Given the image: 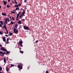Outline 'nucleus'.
<instances>
[{"label":"nucleus","instance_id":"nucleus-49","mask_svg":"<svg viewBox=\"0 0 73 73\" xmlns=\"http://www.w3.org/2000/svg\"><path fill=\"white\" fill-rule=\"evenodd\" d=\"M17 15H18V16H19V15H20V14L19 13H18L17 14Z\"/></svg>","mask_w":73,"mask_h":73},{"label":"nucleus","instance_id":"nucleus-2","mask_svg":"<svg viewBox=\"0 0 73 73\" xmlns=\"http://www.w3.org/2000/svg\"><path fill=\"white\" fill-rule=\"evenodd\" d=\"M1 50H3V51L4 52H6V51H7V50L4 48H3V47L1 48Z\"/></svg>","mask_w":73,"mask_h":73},{"label":"nucleus","instance_id":"nucleus-61","mask_svg":"<svg viewBox=\"0 0 73 73\" xmlns=\"http://www.w3.org/2000/svg\"><path fill=\"white\" fill-rule=\"evenodd\" d=\"M23 20H24H24H25V19H23Z\"/></svg>","mask_w":73,"mask_h":73},{"label":"nucleus","instance_id":"nucleus-22","mask_svg":"<svg viewBox=\"0 0 73 73\" xmlns=\"http://www.w3.org/2000/svg\"><path fill=\"white\" fill-rule=\"evenodd\" d=\"M0 23H1V24H3V21H0Z\"/></svg>","mask_w":73,"mask_h":73},{"label":"nucleus","instance_id":"nucleus-54","mask_svg":"<svg viewBox=\"0 0 73 73\" xmlns=\"http://www.w3.org/2000/svg\"><path fill=\"white\" fill-rule=\"evenodd\" d=\"M2 28L3 29H4V28L3 27H2Z\"/></svg>","mask_w":73,"mask_h":73},{"label":"nucleus","instance_id":"nucleus-59","mask_svg":"<svg viewBox=\"0 0 73 73\" xmlns=\"http://www.w3.org/2000/svg\"><path fill=\"white\" fill-rule=\"evenodd\" d=\"M10 4H11V5H12V3H10Z\"/></svg>","mask_w":73,"mask_h":73},{"label":"nucleus","instance_id":"nucleus-38","mask_svg":"<svg viewBox=\"0 0 73 73\" xmlns=\"http://www.w3.org/2000/svg\"><path fill=\"white\" fill-rule=\"evenodd\" d=\"M22 13H24H24H25V12L23 11Z\"/></svg>","mask_w":73,"mask_h":73},{"label":"nucleus","instance_id":"nucleus-42","mask_svg":"<svg viewBox=\"0 0 73 73\" xmlns=\"http://www.w3.org/2000/svg\"><path fill=\"white\" fill-rule=\"evenodd\" d=\"M4 26H5V27H6V25H5V23H4Z\"/></svg>","mask_w":73,"mask_h":73},{"label":"nucleus","instance_id":"nucleus-36","mask_svg":"<svg viewBox=\"0 0 73 73\" xmlns=\"http://www.w3.org/2000/svg\"><path fill=\"white\" fill-rule=\"evenodd\" d=\"M6 31L7 32V34H8V30H6Z\"/></svg>","mask_w":73,"mask_h":73},{"label":"nucleus","instance_id":"nucleus-46","mask_svg":"<svg viewBox=\"0 0 73 73\" xmlns=\"http://www.w3.org/2000/svg\"><path fill=\"white\" fill-rule=\"evenodd\" d=\"M21 66H23V64H21Z\"/></svg>","mask_w":73,"mask_h":73},{"label":"nucleus","instance_id":"nucleus-15","mask_svg":"<svg viewBox=\"0 0 73 73\" xmlns=\"http://www.w3.org/2000/svg\"><path fill=\"white\" fill-rule=\"evenodd\" d=\"M18 23L19 24H21V21H19L18 22Z\"/></svg>","mask_w":73,"mask_h":73},{"label":"nucleus","instance_id":"nucleus-45","mask_svg":"<svg viewBox=\"0 0 73 73\" xmlns=\"http://www.w3.org/2000/svg\"><path fill=\"white\" fill-rule=\"evenodd\" d=\"M9 18H8V22H9L10 21H9Z\"/></svg>","mask_w":73,"mask_h":73},{"label":"nucleus","instance_id":"nucleus-4","mask_svg":"<svg viewBox=\"0 0 73 73\" xmlns=\"http://www.w3.org/2000/svg\"><path fill=\"white\" fill-rule=\"evenodd\" d=\"M17 67L19 68V69H23V67L21 65H19Z\"/></svg>","mask_w":73,"mask_h":73},{"label":"nucleus","instance_id":"nucleus-19","mask_svg":"<svg viewBox=\"0 0 73 73\" xmlns=\"http://www.w3.org/2000/svg\"><path fill=\"white\" fill-rule=\"evenodd\" d=\"M19 10V7H17V8H16V9H15V10Z\"/></svg>","mask_w":73,"mask_h":73},{"label":"nucleus","instance_id":"nucleus-31","mask_svg":"<svg viewBox=\"0 0 73 73\" xmlns=\"http://www.w3.org/2000/svg\"><path fill=\"white\" fill-rule=\"evenodd\" d=\"M0 54H3V52H2V51H0Z\"/></svg>","mask_w":73,"mask_h":73},{"label":"nucleus","instance_id":"nucleus-1","mask_svg":"<svg viewBox=\"0 0 73 73\" xmlns=\"http://www.w3.org/2000/svg\"><path fill=\"white\" fill-rule=\"evenodd\" d=\"M23 27H24V29L25 30H29V28L27 26H24Z\"/></svg>","mask_w":73,"mask_h":73},{"label":"nucleus","instance_id":"nucleus-50","mask_svg":"<svg viewBox=\"0 0 73 73\" xmlns=\"http://www.w3.org/2000/svg\"><path fill=\"white\" fill-rule=\"evenodd\" d=\"M5 33L6 34H8V33H6V32H5Z\"/></svg>","mask_w":73,"mask_h":73},{"label":"nucleus","instance_id":"nucleus-64","mask_svg":"<svg viewBox=\"0 0 73 73\" xmlns=\"http://www.w3.org/2000/svg\"><path fill=\"white\" fill-rule=\"evenodd\" d=\"M17 45H19V43H17Z\"/></svg>","mask_w":73,"mask_h":73},{"label":"nucleus","instance_id":"nucleus-41","mask_svg":"<svg viewBox=\"0 0 73 73\" xmlns=\"http://www.w3.org/2000/svg\"><path fill=\"white\" fill-rule=\"evenodd\" d=\"M19 16L17 15V18H18V17H19Z\"/></svg>","mask_w":73,"mask_h":73},{"label":"nucleus","instance_id":"nucleus-3","mask_svg":"<svg viewBox=\"0 0 73 73\" xmlns=\"http://www.w3.org/2000/svg\"><path fill=\"white\" fill-rule=\"evenodd\" d=\"M13 32L15 33H18V31L16 30V28H14Z\"/></svg>","mask_w":73,"mask_h":73},{"label":"nucleus","instance_id":"nucleus-35","mask_svg":"<svg viewBox=\"0 0 73 73\" xmlns=\"http://www.w3.org/2000/svg\"><path fill=\"white\" fill-rule=\"evenodd\" d=\"M18 6H21V4H19L18 5Z\"/></svg>","mask_w":73,"mask_h":73},{"label":"nucleus","instance_id":"nucleus-63","mask_svg":"<svg viewBox=\"0 0 73 73\" xmlns=\"http://www.w3.org/2000/svg\"><path fill=\"white\" fill-rule=\"evenodd\" d=\"M8 25H10V24H8Z\"/></svg>","mask_w":73,"mask_h":73},{"label":"nucleus","instance_id":"nucleus-21","mask_svg":"<svg viewBox=\"0 0 73 73\" xmlns=\"http://www.w3.org/2000/svg\"><path fill=\"white\" fill-rule=\"evenodd\" d=\"M14 23V22H13L12 21L11 22V23H10V24L11 25H12V24H13V23Z\"/></svg>","mask_w":73,"mask_h":73},{"label":"nucleus","instance_id":"nucleus-40","mask_svg":"<svg viewBox=\"0 0 73 73\" xmlns=\"http://www.w3.org/2000/svg\"><path fill=\"white\" fill-rule=\"evenodd\" d=\"M18 14H19V15L20 14H21V11L20 12H19V13H18Z\"/></svg>","mask_w":73,"mask_h":73},{"label":"nucleus","instance_id":"nucleus-62","mask_svg":"<svg viewBox=\"0 0 73 73\" xmlns=\"http://www.w3.org/2000/svg\"><path fill=\"white\" fill-rule=\"evenodd\" d=\"M0 73H2V72H0Z\"/></svg>","mask_w":73,"mask_h":73},{"label":"nucleus","instance_id":"nucleus-6","mask_svg":"<svg viewBox=\"0 0 73 73\" xmlns=\"http://www.w3.org/2000/svg\"><path fill=\"white\" fill-rule=\"evenodd\" d=\"M17 24H16L15 25V27H14V28H15V29H17Z\"/></svg>","mask_w":73,"mask_h":73},{"label":"nucleus","instance_id":"nucleus-18","mask_svg":"<svg viewBox=\"0 0 73 73\" xmlns=\"http://www.w3.org/2000/svg\"><path fill=\"white\" fill-rule=\"evenodd\" d=\"M22 14H21L19 18L20 19H21V17L22 16Z\"/></svg>","mask_w":73,"mask_h":73},{"label":"nucleus","instance_id":"nucleus-43","mask_svg":"<svg viewBox=\"0 0 73 73\" xmlns=\"http://www.w3.org/2000/svg\"><path fill=\"white\" fill-rule=\"evenodd\" d=\"M5 36H6V37H8V35H5Z\"/></svg>","mask_w":73,"mask_h":73},{"label":"nucleus","instance_id":"nucleus-44","mask_svg":"<svg viewBox=\"0 0 73 73\" xmlns=\"http://www.w3.org/2000/svg\"><path fill=\"white\" fill-rule=\"evenodd\" d=\"M11 1V0H8V1L9 2Z\"/></svg>","mask_w":73,"mask_h":73},{"label":"nucleus","instance_id":"nucleus-26","mask_svg":"<svg viewBox=\"0 0 73 73\" xmlns=\"http://www.w3.org/2000/svg\"><path fill=\"white\" fill-rule=\"evenodd\" d=\"M4 28H5V29H6V31L7 30V27H5Z\"/></svg>","mask_w":73,"mask_h":73},{"label":"nucleus","instance_id":"nucleus-58","mask_svg":"<svg viewBox=\"0 0 73 73\" xmlns=\"http://www.w3.org/2000/svg\"><path fill=\"white\" fill-rule=\"evenodd\" d=\"M9 18H10V19H11V17H9Z\"/></svg>","mask_w":73,"mask_h":73},{"label":"nucleus","instance_id":"nucleus-57","mask_svg":"<svg viewBox=\"0 0 73 73\" xmlns=\"http://www.w3.org/2000/svg\"><path fill=\"white\" fill-rule=\"evenodd\" d=\"M2 56H4V55H1Z\"/></svg>","mask_w":73,"mask_h":73},{"label":"nucleus","instance_id":"nucleus-8","mask_svg":"<svg viewBox=\"0 0 73 73\" xmlns=\"http://www.w3.org/2000/svg\"><path fill=\"white\" fill-rule=\"evenodd\" d=\"M3 3H4V5H5L6 4H7V2L5 1H3Z\"/></svg>","mask_w":73,"mask_h":73},{"label":"nucleus","instance_id":"nucleus-10","mask_svg":"<svg viewBox=\"0 0 73 73\" xmlns=\"http://www.w3.org/2000/svg\"><path fill=\"white\" fill-rule=\"evenodd\" d=\"M2 16H5V15H6V13H2Z\"/></svg>","mask_w":73,"mask_h":73},{"label":"nucleus","instance_id":"nucleus-13","mask_svg":"<svg viewBox=\"0 0 73 73\" xmlns=\"http://www.w3.org/2000/svg\"><path fill=\"white\" fill-rule=\"evenodd\" d=\"M6 70L7 72H8V70H9V68H8L7 67H6Z\"/></svg>","mask_w":73,"mask_h":73},{"label":"nucleus","instance_id":"nucleus-24","mask_svg":"<svg viewBox=\"0 0 73 73\" xmlns=\"http://www.w3.org/2000/svg\"><path fill=\"white\" fill-rule=\"evenodd\" d=\"M7 8H9V7H10V6H9L8 5H7Z\"/></svg>","mask_w":73,"mask_h":73},{"label":"nucleus","instance_id":"nucleus-53","mask_svg":"<svg viewBox=\"0 0 73 73\" xmlns=\"http://www.w3.org/2000/svg\"><path fill=\"white\" fill-rule=\"evenodd\" d=\"M3 27H4V28H5V26H3Z\"/></svg>","mask_w":73,"mask_h":73},{"label":"nucleus","instance_id":"nucleus-56","mask_svg":"<svg viewBox=\"0 0 73 73\" xmlns=\"http://www.w3.org/2000/svg\"><path fill=\"white\" fill-rule=\"evenodd\" d=\"M16 11V9H15V10H13V11Z\"/></svg>","mask_w":73,"mask_h":73},{"label":"nucleus","instance_id":"nucleus-47","mask_svg":"<svg viewBox=\"0 0 73 73\" xmlns=\"http://www.w3.org/2000/svg\"><path fill=\"white\" fill-rule=\"evenodd\" d=\"M18 18H17V17H16V20H18V19H17Z\"/></svg>","mask_w":73,"mask_h":73},{"label":"nucleus","instance_id":"nucleus-52","mask_svg":"<svg viewBox=\"0 0 73 73\" xmlns=\"http://www.w3.org/2000/svg\"><path fill=\"white\" fill-rule=\"evenodd\" d=\"M0 46H1V47H2V45H0Z\"/></svg>","mask_w":73,"mask_h":73},{"label":"nucleus","instance_id":"nucleus-5","mask_svg":"<svg viewBox=\"0 0 73 73\" xmlns=\"http://www.w3.org/2000/svg\"><path fill=\"white\" fill-rule=\"evenodd\" d=\"M22 42H23L22 41H19V43L21 47H23V45H22Z\"/></svg>","mask_w":73,"mask_h":73},{"label":"nucleus","instance_id":"nucleus-51","mask_svg":"<svg viewBox=\"0 0 73 73\" xmlns=\"http://www.w3.org/2000/svg\"><path fill=\"white\" fill-rule=\"evenodd\" d=\"M24 13H22V15H24Z\"/></svg>","mask_w":73,"mask_h":73},{"label":"nucleus","instance_id":"nucleus-9","mask_svg":"<svg viewBox=\"0 0 73 73\" xmlns=\"http://www.w3.org/2000/svg\"><path fill=\"white\" fill-rule=\"evenodd\" d=\"M3 60H4V62H5H5H6V58H4Z\"/></svg>","mask_w":73,"mask_h":73},{"label":"nucleus","instance_id":"nucleus-37","mask_svg":"<svg viewBox=\"0 0 73 73\" xmlns=\"http://www.w3.org/2000/svg\"><path fill=\"white\" fill-rule=\"evenodd\" d=\"M5 53H6V52H4V53H3L2 54H5Z\"/></svg>","mask_w":73,"mask_h":73},{"label":"nucleus","instance_id":"nucleus-27","mask_svg":"<svg viewBox=\"0 0 73 73\" xmlns=\"http://www.w3.org/2000/svg\"><path fill=\"white\" fill-rule=\"evenodd\" d=\"M38 42V40H37L36 41L35 43H37Z\"/></svg>","mask_w":73,"mask_h":73},{"label":"nucleus","instance_id":"nucleus-12","mask_svg":"<svg viewBox=\"0 0 73 73\" xmlns=\"http://www.w3.org/2000/svg\"><path fill=\"white\" fill-rule=\"evenodd\" d=\"M3 32L0 31V35H3Z\"/></svg>","mask_w":73,"mask_h":73},{"label":"nucleus","instance_id":"nucleus-23","mask_svg":"<svg viewBox=\"0 0 73 73\" xmlns=\"http://www.w3.org/2000/svg\"><path fill=\"white\" fill-rule=\"evenodd\" d=\"M13 66H14V65L11 64L10 67H13Z\"/></svg>","mask_w":73,"mask_h":73},{"label":"nucleus","instance_id":"nucleus-55","mask_svg":"<svg viewBox=\"0 0 73 73\" xmlns=\"http://www.w3.org/2000/svg\"><path fill=\"white\" fill-rule=\"evenodd\" d=\"M12 3H14V2H13V1H12Z\"/></svg>","mask_w":73,"mask_h":73},{"label":"nucleus","instance_id":"nucleus-29","mask_svg":"<svg viewBox=\"0 0 73 73\" xmlns=\"http://www.w3.org/2000/svg\"><path fill=\"white\" fill-rule=\"evenodd\" d=\"M11 13H14L15 14V12H13V11H11Z\"/></svg>","mask_w":73,"mask_h":73},{"label":"nucleus","instance_id":"nucleus-25","mask_svg":"<svg viewBox=\"0 0 73 73\" xmlns=\"http://www.w3.org/2000/svg\"><path fill=\"white\" fill-rule=\"evenodd\" d=\"M12 19H13V21H14V20H15V19H14V17H12Z\"/></svg>","mask_w":73,"mask_h":73},{"label":"nucleus","instance_id":"nucleus-20","mask_svg":"<svg viewBox=\"0 0 73 73\" xmlns=\"http://www.w3.org/2000/svg\"><path fill=\"white\" fill-rule=\"evenodd\" d=\"M15 7H19V6L17 5H16L14 6Z\"/></svg>","mask_w":73,"mask_h":73},{"label":"nucleus","instance_id":"nucleus-60","mask_svg":"<svg viewBox=\"0 0 73 73\" xmlns=\"http://www.w3.org/2000/svg\"><path fill=\"white\" fill-rule=\"evenodd\" d=\"M1 8V6L0 5V8Z\"/></svg>","mask_w":73,"mask_h":73},{"label":"nucleus","instance_id":"nucleus-34","mask_svg":"<svg viewBox=\"0 0 73 73\" xmlns=\"http://www.w3.org/2000/svg\"><path fill=\"white\" fill-rule=\"evenodd\" d=\"M15 4H17V2H16V1H15Z\"/></svg>","mask_w":73,"mask_h":73},{"label":"nucleus","instance_id":"nucleus-16","mask_svg":"<svg viewBox=\"0 0 73 73\" xmlns=\"http://www.w3.org/2000/svg\"><path fill=\"white\" fill-rule=\"evenodd\" d=\"M6 52L7 54H9V53H10V52H8V51H7H7Z\"/></svg>","mask_w":73,"mask_h":73},{"label":"nucleus","instance_id":"nucleus-11","mask_svg":"<svg viewBox=\"0 0 73 73\" xmlns=\"http://www.w3.org/2000/svg\"><path fill=\"white\" fill-rule=\"evenodd\" d=\"M9 40V38H7V42H6V43L7 44H8V42Z\"/></svg>","mask_w":73,"mask_h":73},{"label":"nucleus","instance_id":"nucleus-30","mask_svg":"<svg viewBox=\"0 0 73 73\" xmlns=\"http://www.w3.org/2000/svg\"><path fill=\"white\" fill-rule=\"evenodd\" d=\"M2 70V67H0V71Z\"/></svg>","mask_w":73,"mask_h":73},{"label":"nucleus","instance_id":"nucleus-33","mask_svg":"<svg viewBox=\"0 0 73 73\" xmlns=\"http://www.w3.org/2000/svg\"><path fill=\"white\" fill-rule=\"evenodd\" d=\"M46 73H49V72H48V70L46 71Z\"/></svg>","mask_w":73,"mask_h":73},{"label":"nucleus","instance_id":"nucleus-39","mask_svg":"<svg viewBox=\"0 0 73 73\" xmlns=\"http://www.w3.org/2000/svg\"><path fill=\"white\" fill-rule=\"evenodd\" d=\"M2 27V25H1V24H0V27Z\"/></svg>","mask_w":73,"mask_h":73},{"label":"nucleus","instance_id":"nucleus-48","mask_svg":"<svg viewBox=\"0 0 73 73\" xmlns=\"http://www.w3.org/2000/svg\"><path fill=\"white\" fill-rule=\"evenodd\" d=\"M7 21H5V23L6 24H7Z\"/></svg>","mask_w":73,"mask_h":73},{"label":"nucleus","instance_id":"nucleus-17","mask_svg":"<svg viewBox=\"0 0 73 73\" xmlns=\"http://www.w3.org/2000/svg\"><path fill=\"white\" fill-rule=\"evenodd\" d=\"M20 53H22V54H23V53H24V52H23V51H21V50H20Z\"/></svg>","mask_w":73,"mask_h":73},{"label":"nucleus","instance_id":"nucleus-14","mask_svg":"<svg viewBox=\"0 0 73 73\" xmlns=\"http://www.w3.org/2000/svg\"><path fill=\"white\" fill-rule=\"evenodd\" d=\"M9 35H10V36H12V35H13L12 33H11L10 32H9Z\"/></svg>","mask_w":73,"mask_h":73},{"label":"nucleus","instance_id":"nucleus-7","mask_svg":"<svg viewBox=\"0 0 73 73\" xmlns=\"http://www.w3.org/2000/svg\"><path fill=\"white\" fill-rule=\"evenodd\" d=\"M2 38L3 39V41H6L5 39V37H3Z\"/></svg>","mask_w":73,"mask_h":73},{"label":"nucleus","instance_id":"nucleus-32","mask_svg":"<svg viewBox=\"0 0 73 73\" xmlns=\"http://www.w3.org/2000/svg\"><path fill=\"white\" fill-rule=\"evenodd\" d=\"M7 20H8L7 19H5V21H7Z\"/></svg>","mask_w":73,"mask_h":73},{"label":"nucleus","instance_id":"nucleus-28","mask_svg":"<svg viewBox=\"0 0 73 73\" xmlns=\"http://www.w3.org/2000/svg\"><path fill=\"white\" fill-rule=\"evenodd\" d=\"M27 0H25V1H24V3H27Z\"/></svg>","mask_w":73,"mask_h":73}]
</instances>
